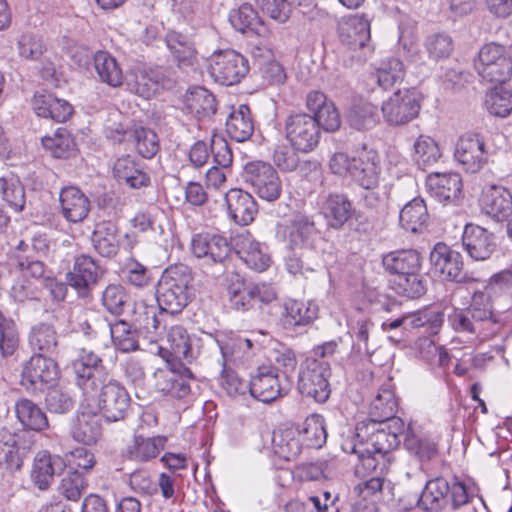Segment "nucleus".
<instances>
[{"label":"nucleus","instance_id":"obj_37","mask_svg":"<svg viewBox=\"0 0 512 512\" xmlns=\"http://www.w3.org/2000/svg\"><path fill=\"white\" fill-rule=\"evenodd\" d=\"M28 345L33 354L53 356L57 353L59 339L54 325L39 322L33 325L28 334Z\"/></svg>","mask_w":512,"mask_h":512},{"label":"nucleus","instance_id":"obj_15","mask_svg":"<svg viewBox=\"0 0 512 512\" xmlns=\"http://www.w3.org/2000/svg\"><path fill=\"white\" fill-rule=\"evenodd\" d=\"M420 107L415 93L405 89L397 90L385 100L381 111L389 126H402L418 116Z\"/></svg>","mask_w":512,"mask_h":512},{"label":"nucleus","instance_id":"obj_61","mask_svg":"<svg viewBox=\"0 0 512 512\" xmlns=\"http://www.w3.org/2000/svg\"><path fill=\"white\" fill-rule=\"evenodd\" d=\"M128 300L129 295L120 284H110L102 292V305L109 313L116 316L123 313Z\"/></svg>","mask_w":512,"mask_h":512},{"label":"nucleus","instance_id":"obj_23","mask_svg":"<svg viewBox=\"0 0 512 512\" xmlns=\"http://www.w3.org/2000/svg\"><path fill=\"white\" fill-rule=\"evenodd\" d=\"M454 157L467 172L479 171L487 160L484 140L478 134H466L460 137Z\"/></svg>","mask_w":512,"mask_h":512},{"label":"nucleus","instance_id":"obj_1","mask_svg":"<svg viewBox=\"0 0 512 512\" xmlns=\"http://www.w3.org/2000/svg\"><path fill=\"white\" fill-rule=\"evenodd\" d=\"M353 437L342 444L346 453L354 454L360 461L358 471L375 469L388 471L392 462V451L396 449L405 434L406 427L402 419L391 422H360Z\"/></svg>","mask_w":512,"mask_h":512},{"label":"nucleus","instance_id":"obj_47","mask_svg":"<svg viewBox=\"0 0 512 512\" xmlns=\"http://www.w3.org/2000/svg\"><path fill=\"white\" fill-rule=\"evenodd\" d=\"M15 413L25 429L42 431L48 427V419L45 412L30 399H19L15 403Z\"/></svg>","mask_w":512,"mask_h":512},{"label":"nucleus","instance_id":"obj_31","mask_svg":"<svg viewBox=\"0 0 512 512\" xmlns=\"http://www.w3.org/2000/svg\"><path fill=\"white\" fill-rule=\"evenodd\" d=\"M230 217L239 225H248L254 221L258 213V205L254 197L247 191L234 188L225 196Z\"/></svg>","mask_w":512,"mask_h":512},{"label":"nucleus","instance_id":"obj_16","mask_svg":"<svg viewBox=\"0 0 512 512\" xmlns=\"http://www.w3.org/2000/svg\"><path fill=\"white\" fill-rule=\"evenodd\" d=\"M319 317V306L314 301L288 299L282 305L279 325L291 333H302Z\"/></svg>","mask_w":512,"mask_h":512},{"label":"nucleus","instance_id":"obj_36","mask_svg":"<svg viewBox=\"0 0 512 512\" xmlns=\"http://www.w3.org/2000/svg\"><path fill=\"white\" fill-rule=\"evenodd\" d=\"M397 408L398 402L392 385L390 382L385 383L370 404L368 422L382 423L384 421L391 422L392 419H400L395 416Z\"/></svg>","mask_w":512,"mask_h":512},{"label":"nucleus","instance_id":"obj_53","mask_svg":"<svg viewBox=\"0 0 512 512\" xmlns=\"http://www.w3.org/2000/svg\"><path fill=\"white\" fill-rule=\"evenodd\" d=\"M404 435L405 449L420 462H428L438 454L437 444L428 437L417 435L410 425Z\"/></svg>","mask_w":512,"mask_h":512},{"label":"nucleus","instance_id":"obj_26","mask_svg":"<svg viewBox=\"0 0 512 512\" xmlns=\"http://www.w3.org/2000/svg\"><path fill=\"white\" fill-rule=\"evenodd\" d=\"M100 275V267L89 255H80L75 258L72 271L67 276L68 284L77 290L78 295L86 297L90 288L94 286Z\"/></svg>","mask_w":512,"mask_h":512},{"label":"nucleus","instance_id":"obj_38","mask_svg":"<svg viewBox=\"0 0 512 512\" xmlns=\"http://www.w3.org/2000/svg\"><path fill=\"white\" fill-rule=\"evenodd\" d=\"M72 438L82 444H95L102 436V416L98 413L80 412L71 428Z\"/></svg>","mask_w":512,"mask_h":512},{"label":"nucleus","instance_id":"obj_11","mask_svg":"<svg viewBox=\"0 0 512 512\" xmlns=\"http://www.w3.org/2000/svg\"><path fill=\"white\" fill-rule=\"evenodd\" d=\"M58 378V364L52 356L33 354L23 363L20 384L29 393L43 392Z\"/></svg>","mask_w":512,"mask_h":512},{"label":"nucleus","instance_id":"obj_35","mask_svg":"<svg viewBox=\"0 0 512 512\" xmlns=\"http://www.w3.org/2000/svg\"><path fill=\"white\" fill-rule=\"evenodd\" d=\"M320 210L328 224L338 229L351 217L352 204L343 193H329L323 197Z\"/></svg>","mask_w":512,"mask_h":512},{"label":"nucleus","instance_id":"obj_17","mask_svg":"<svg viewBox=\"0 0 512 512\" xmlns=\"http://www.w3.org/2000/svg\"><path fill=\"white\" fill-rule=\"evenodd\" d=\"M99 389L100 415L108 422L123 420L130 405V396L126 388L118 380L107 378Z\"/></svg>","mask_w":512,"mask_h":512},{"label":"nucleus","instance_id":"obj_21","mask_svg":"<svg viewBox=\"0 0 512 512\" xmlns=\"http://www.w3.org/2000/svg\"><path fill=\"white\" fill-rule=\"evenodd\" d=\"M191 246L195 257L213 264L223 263L232 249L226 237L214 233L196 234L192 238Z\"/></svg>","mask_w":512,"mask_h":512},{"label":"nucleus","instance_id":"obj_62","mask_svg":"<svg viewBox=\"0 0 512 512\" xmlns=\"http://www.w3.org/2000/svg\"><path fill=\"white\" fill-rule=\"evenodd\" d=\"M86 489L85 478L77 470L67 471L61 479L58 491L67 500L78 501Z\"/></svg>","mask_w":512,"mask_h":512},{"label":"nucleus","instance_id":"obj_52","mask_svg":"<svg viewBox=\"0 0 512 512\" xmlns=\"http://www.w3.org/2000/svg\"><path fill=\"white\" fill-rule=\"evenodd\" d=\"M109 328L112 343L118 351L129 353L139 349L137 338L139 332L133 328L130 321L117 320L114 323H110Z\"/></svg>","mask_w":512,"mask_h":512},{"label":"nucleus","instance_id":"obj_14","mask_svg":"<svg viewBox=\"0 0 512 512\" xmlns=\"http://www.w3.org/2000/svg\"><path fill=\"white\" fill-rule=\"evenodd\" d=\"M248 72V60L235 50H221L212 56L210 74L216 82L222 85L238 84Z\"/></svg>","mask_w":512,"mask_h":512},{"label":"nucleus","instance_id":"obj_29","mask_svg":"<svg viewBox=\"0 0 512 512\" xmlns=\"http://www.w3.org/2000/svg\"><path fill=\"white\" fill-rule=\"evenodd\" d=\"M480 203L482 211L497 221L505 220L512 214V194L503 186L487 187Z\"/></svg>","mask_w":512,"mask_h":512},{"label":"nucleus","instance_id":"obj_63","mask_svg":"<svg viewBox=\"0 0 512 512\" xmlns=\"http://www.w3.org/2000/svg\"><path fill=\"white\" fill-rule=\"evenodd\" d=\"M17 51L21 58L29 61H37L46 51V45L39 35L24 33L17 41Z\"/></svg>","mask_w":512,"mask_h":512},{"label":"nucleus","instance_id":"obj_10","mask_svg":"<svg viewBox=\"0 0 512 512\" xmlns=\"http://www.w3.org/2000/svg\"><path fill=\"white\" fill-rule=\"evenodd\" d=\"M475 69L482 81L488 83H504L512 75V60L503 45L485 44L474 62Z\"/></svg>","mask_w":512,"mask_h":512},{"label":"nucleus","instance_id":"obj_13","mask_svg":"<svg viewBox=\"0 0 512 512\" xmlns=\"http://www.w3.org/2000/svg\"><path fill=\"white\" fill-rule=\"evenodd\" d=\"M291 387L289 376H280L278 368L259 366L250 380V394L255 399L270 403L288 393Z\"/></svg>","mask_w":512,"mask_h":512},{"label":"nucleus","instance_id":"obj_42","mask_svg":"<svg viewBox=\"0 0 512 512\" xmlns=\"http://www.w3.org/2000/svg\"><path fill=\"white\" fill-rule=\"evenodd\" d=\"M226 132L237 142L248 140L254 132V120L247 104L234 108L226 120Z\"/></svg>","mask_w":512,"mask_h":512},{"label":"nucleus","instance_id":"obj_54","mask_svg":"<svg viewBox=\"0 0 512 512\" xmlns=\"http://www.w3.org/2000/svg\"><path fill=\"white\" fill-rule=\"evenodd\" d=\"M300 433L301 441L308 448L319 449L327 440L325 419L319 414L309 415L304 423Z\"/></svg>","mask_w":512,"mask_h":512},{"label":"nucleus","instance_id":"obj_5","mask_svg":"<svg viewBox=\"0 0 512 512\" xmlns=\"http://www.w3.org/2000/svg\"><path fill=\"white\" fill-rule=\"evenodd\" d=\"M193 275L185 264L167 267L156 285V301L161 311L178 314L191 302L193 297Z\"/></svg>","mask_w":512,"mask_h":512},{"label":"nucleus","instance_id":"obj_55","mask_svg":"<svg viewBox=\"0 0 512 512\" xmlns=\"http://www.w3.org/2000/svg\"><path fill=\"white\" fill-rule=\"evenodd\" d=\"M405 76V68L402 61L391 57L381 61L376 68L374 77L379 87L383 90L391 89L395 84L401 83Z\"/></svg>","mask_w":512,"mask_h":512},{"label":"nucleus","instance_id":"obj_28","mask_svg":"<svg viewBox=\"0 0 512 512\" xmlns=\"http://www.w3.org/2000/svg\"><path fill=\"white\" fill-rule=\"evenodd\" d=\"M31 105L38 116L58 123L66 122L73 114V107L68 101L45 90L34 94Z\"/></svg>","mask_w":512,"mask_h":512},{"label":"nucleus","instance_id":"obj_45","mask_svg":"<svg viewBox=\"0 0 512 512\" xmlns=\"http://www.w3.org/2000/svg\"><path fill=\"white\" fill-rule=\"evenodd\" d=\"M171 80L162 69H149L136 74L134 90L146 99L155 96L161 89L169 87Z\"/></svg>","mask_w":512,"mask_h":512},{"label":"nucleus","instance_id":"obj_46","mask_svg":"<svg viewBox=\"0 0 512 512\" xmlns=\"http://www.w3.org/2000/svg\"><path fill=\"white\" fill-rule=\"evenodd\" d=\"M428 221L427 207L422 198H414L400 211L399 222L403 229L411 233L422 232Z\"/></svg>","mask_w":512,"mask_h":512},{"label":"nucleus","instance_id":"obj_27","mask_svg":"<svg viewBox=\"0 0 512 512\" xmlns=\"http://www.w3.org/2000/svg\"><path fill=\"white\" fill-rule=\"evenodd\" d=\"M380 160L374 151H365L352 158L351 179L363 189H373L380 183Z\"/></svg>","mask_w":512,"mask_h":512},{"label":"nucleus","instance_id":"obj_44","mask_svg":"<svg viewBox=\"0 0 512 512\" xmlns=\"http://www.w3.org/2000/svg\"><path fill=\"white\" fill-rule=\"evenodd\" d=\"M302 447L299 431L287 428L273 432L272 448L279 458L291 461L301 453Z\"/></svg>","mask_w":512,"mask_h":512},{"label":"nucleus","instance_id":"obj_43","mask_svg":"<svg viewBox=\"0 0 512 512\" xmlns=\"http://www.w3.org/2000/svg\"><path fill=\"white\" fill-rule=\"evenodd\" d=\"M113 172L119 181H124L133 189L147 187L150 184L149 175L144 171L141 164L131 156L117 159L114 163Z\"/></svg>","mask_w":512,"mask_h":512},{"label":"nucleus","instance_id":"obj_20","mask_svg":"<svg viewBox=\"0 0 512 512\" xmlns=\"http://www.w3.org/2000/svg\"><path fill=\"white\" fill-rule=\"evenodd\" d=\"M462 246L473 261H485L497 248L495 235L487 229L467 224L462 234Z\"/></svg>","mask_w":512,"mask_h":512},{"label":"nucleus","instance_id":"obj_48","mask_svg":"<svg viewBox=\"0 0 512 512\" xmlns=\"http://www.w3.org/2000/svg\"><path fill=\"white\" fill-rule=\"evenodd\" d=\"M0 195L14 212L20 213L25 209V188L19 177L13 173L0 177Z\"/></svg>","mask_w":512,"mask_h":512},{"label":"nucleus","instance_id":"obj_40","mask_svg":"<svg viewBox=\"0 0 512 512\" xmlns=\"http://www.w3.org/2000/svg\"><path fill=\"white\" fill-rule=\"evenodd\" d=\"M184 106L187 113L198 120L211 118L217 110L216 99L204 87L191 88L184 97Z\"/></svg>","mask_w":512,"mask_h":512},{"label":"nucleus","instance_id":"obj_19","mask_svg":"<svg viewBox=\"0 0 512 512\" xmlns=\"http://www.w3.org/2000/svg\"><path fill=\"white\" fill-rule=\"evenodd\" d=\"M162 312L158 304L150 305L145 301H137L130 312L129 321L139 334H142L150 342H156L164 331V327L158 317Z\"/></svg>","mask_w":512,"mask_h":512},{"label":"nucleus","instance_id":"obj_60","mask_svg":"<svg viewBox=\"0 0 512 512\" xmlns=\"http://www.w3.org/2000/svg\"><path fill=\"white\" fill-rule=\"evenodd\" d=\"M485 105L490 114L507 117L512 112V90L496 86L486 95Z\"/></svg>","mask_w":512,"mask_h":512},{"label":"nucleus","instance_id":"obj_22","mask_svg":"<svg viewBox=\"0 0 512 512\" xmlns=\"http://www.w3.org/2000/svg\"><path fill=\"white\" fill-rule=\"evenodd\" d=\"M233 246L239 258L250 269L262 272L270 266L268 247L256 241L249 232L238 234L234 238Z\"/></svg>","mask_w":512,"mask_h":512},{"label":"nucleus","instance_id":"obj_18","mask_svg":"<svg viewBox=\"0 0 512 512\" xmlns=\"http://www.w3.org/2000/svg\"><path fill=\"white\" fill-rule=\"evenodd\" d=\"M430 263L434 273L438 274L442 280L455 283H464L468 281L463 273L462 255L448 245L442 242L435 244L430 252Z\"/></svg>","mask_w":512,"mask_h":512},{"label":"nucleus","instance_id":"obj_33","mask_svg":"<svg viewBox=\"0 0 512 512\" xmlns=\"http://www.w3.org/2000/svg\"><path fill=\"white\" fill-rule=\"evenodd\" d=\"M92 246L103 257L115 256L120 248L119 229L116 223L103 220L96 223L91 235Z\"/></svg>","mask_w":512,"mask_h":512},{"label":"nucleus","instance_id":"obj_6","mask_svg":"<svg viewBox=\"0 0 512 512\" xmlns=\"http://www.w3.org/2000/svg\"><path fill=\"white\" fill-rule=\"evenodd\" d=\"M469 502L466 485L457 478L448 480L437 476L426 481L417 501V507L425 512L457 510Z\"/></svg>","mask_w":512,"mask_h":512},{"label":"nucleus","instance_id":"obj_34","mask_svg":"<svg viewBox=\"0 0 512 512\" xmlns=\"http://www.w3.org/2000/svg\"><path fill=\"white\" fill-rule=\"evenodd\" d=\"M63 468L64 462L61 457L51 455L47 451H39L33 461L32 481L40 490H45L53 481L55 474L62 471Z\"/></svg>","mask_w":512,"mask_h":512},{"label":"nucleus","instance_id":"obj_51","mask_svg":"<svg viewBox=\"0 0 512 512\" xmlns=\"http://www.w3.org/2000/svg\"><path fill=\"white\" fill-rule=\"evenodd\" d=\"M94 68L99 80L111 87L123 83V73L116 59L106 51H98L94 55Z\"/></svg>","mask_w":512,"mask_h":512},{"label":"nucleus","instance_id":"obj_30","mask_svg":"<svg viewBox=\"0 0 512 512\" xmlns=\"http://www.w3.org/2000/svg\"><path fill=\"white\" fill-rule=\"evenodd\" d=\"M59 202L62 216L71 223H80L87 218L90 212L89 198L75 186L61 189Z\"/></svg>","mask_w":512,"mask_h":512},{"label":"nucleus","instance_id":"obj_64","mask_svg":"<svg viewBox=\"0 0 512 512\" xmlns=\"http://www.w3.org/2000/svg\"><path fill=\"white\" fill-rule=\"evenodd\" d=\"M424 46L429 57L434 61L447 59L454 49L453 40L446 33L429 35L425 40Z\"/></svg>","mask_w":512,"mask_h":512},{"label":"nucleus","instance_id":"obj_9","mask_svg":"<svg viewBox=\"0 0 512 512\" xmlns=\"http://www.w3.org/2000/svg\"><path fill=\"white\" fill-rule=\"evenodd\" d=\"M242 181L261 199L276 201L282 193V182L275 168L264 161L247 162L241 172Z\"/></svg>","mask_w":512,"mask_h":512},{"label":"nucleus","instance_id":"obj_56","mask_svg":"<svg viewBox=\"0 0 512 512\" xmlns=\"http://www.w3.org/2000/svg\"><path fill=\"white\" fill-rule=\"evenodd\" d=\"M20 332L15 320L0 310V355L12 356L19 348Z\"/></svg>","mask_w":512,"mask_h":512},{"label":"nucleus","instance_id":"obj_25","mask_svg":"<svg viewBox=\"0 0 512 512\" xmlns=\"http://www.w3.org/2000/svg\"><path fill=\"white\" fill-rule=\"evenodd\" d=\"M316 231L314 221L307 215H296L288 224H279L276 236L291 250L304 248Z\"/></svg>","mask_w":512,"mask_h":512},{"label":"nucleus","instance_id":"obj_8","mask_svg":"<svg viewBox=\"0 0 512 512\" xmlns=\"http://www.w3.org/2000/svg\"><path fill=\"white\" fill-rule=\"evenodd\" d=\"M330 377L331 367L327 360L307 358L299 371L298 390L303 396L325 403L331 394Z\"/></svg>","mask_w":512,"mask_h":512},{"label":"nucleus","instance_id":"obj_24","mask_svg":"<svg viewBox=\"0 0 512 512\" xmlns=\"http://www.w3.org/2000/svg\"><path fill=\"white\" fill-rule=\"evenodd\" d=\"M462 179L458 173H431L426 178L428 193L443 204L455 203L462 194Z\"/></svg>","mask_w":512,"mask_h":512},{"label":"nucleus","instance_id":"obj_7","mask_svg":"<svg viewBox=\"0 0 512 512\" xmlns=\"http://www.w3.org/2000/svg\"><path fill=\"white\" fill-rule=\"evenodd\" d=\"M76 386L85 396H95L101 384L108 378V372L102 358L93 350L81 348L77 357L72 360Z\"/></svg>","mask_w":512,"mask_h":512},{"label":"nucleus","instance_id":"obj_39","mask_svg":"<svg viewBox=\"0 0 512 512\" xmlns=\"http://www.w3.org/2000/svg\"><path fill=\"white\" fill-rule=\"evenodd\" d=\"M339 38L350 49L363 48L370 39V24L364 17L353 16L339 24Z\"/></svg>","mask_w":512,"mask_h":512},{"label":"nucleus","instance_id":"obj_50","mask_svg":"<svg viewBox=\"0 0 512 512\" xmlns=\"http://www.w3.org/2000/svg\"><path fill=\"white\" fill-rule=\"evenodd\" d=\"M166 44L179 66L194 65L197 52L190 37L171 31L166 36Z\"/></svg>","mask_w":512,"mask_h":512},{"label":"nucleus","instance_id":"obj_49","mask_svg":"<svg viewBox=\"0 0 512 512\" xmlns=\"http://www.w3.org/2000/svg\"><path fill=\"white\" fill-rule=\"evenodd\" d=\"M43 148L48 151L52 157L58 159H67L74 155L76 143L71 133L66 128H58L53 135L42 137Z\"/></svg>","mask_w":512,"mask_h":512},{"label":"nucleus","instance_id":"obj_57","mask_svg":"<svg viewBox=\"0 0 512 512\" xmlns=\"http://www.w3.org/2000/svg\"><path fill=\"white\" fill-rule=\"evenodd\" d=\"M359 466L360 461L355 465L356 475L369 478L358 483L354 487L353 492L362 499H367L370 496L380 493L385 483V474L387 471H380L378 468L358 471Z\"/></svg>","mask_w":512,"mask_h":512},{"label":"nucleus","instance_id":"obj_41","mask_svg":"<svg viewBox=\"0 0 512 512\" xmlns=\"http://www.w3.org/2000/svg\"><path fill=\"white\" fill-rule=\"evenodd\" d=\"M166 442L167 437L161 435L147 438L136 435L132 443L126 447L124 455L133 461L146 462L155 458L164 449Z\"/></svg>","mask_w":512,"mask_h":512},{"label":"nucleus","instance_id":"obj_4","mask_svg":"<svg viewBox=\"0 0 512 512\" xmlns=\"http://www.w3.org/2000/svg\"><path fill=\"white\" fill-rule=\"evenodd\" d=\"M448 323L454 331L476 338L490 337L499 327L498 318L493 312L491 298L484 291H476L467 308L454 309L448 315Z\"/></svg>","mask_w":512,"mask_h":512},{"label":"nucleus","instance_id":"obj_12","mask_svg":"<svg viewBox=\"0 0 512 512\" xmlns=\"http://www.w3.org/2000/svg\"><path fill=\"white\" fill-rule=\"evenodd\" d=\"M284 132L293 148L302 153L313 151L321 137L317 121L312 115L306 113L289 115L284 123Z\"/></svg>","mask_w":512,"mask_h":512},{"label":"nucleus","instance_id":"obj_3","mask_svg":"<svg viewBox=\"0 0 512 512\" xmlns=\"http://www.w3.org/2000/svg\"><path fill=\"white\" fill-rule=\"evenodd\" d=\"M423 257L416 249H397L382 256L384 270L393 275L390 287L398 295L411 299L426 293L427 282L421 274Z\"/></svg>","mask_w":512,"mask_h":512},{"label":"nucleus","instance_id":"obj_58","mask_svg":"<svg viewBox=\"0 0 512 512\" xmlns=\"http://www.w3.org/2000/svg\"><path fill=\"white\" fill-rule=\"evenodd\" d=\"M413 161L420 169L434 165L441 157L438 144L429 136L421 135L414 143Z\"/></svg>","mask_w":512,"mask_h":512},{"label":"nucleus","instance_id":"obj_59","mask_svg":"<svg viewBox=\"0 0 512 512\" xmlns=\"http://www.w3.org/2000/svg\"><path fill=\"white\" fill-rule=\"evenodd\" d=\"M377 108L369 102L354 104L348 111L349 125L356 130H368L377 123Z\"/></svg>","mask_w":512,"mask_h":512},{"label":"nucleus","instance_id":"obj_2","mask_svg":"<svg viewBox=\"0 0 512 512\" xmlns=\"http://www.w3.org/2000/svg\"><path fill=\"white\" fill-rule=\"evenodd\" d=\"M167 341L170 344L171 356L178 362L167 359L164 367L156 369L153 374L155 387L163 395L185 399L191 393L189 381L193 379V373L180 361L191 363L196 358V339L191 338L184 327L175 325L169 329Z\"/></svg>","mask_w":512,"mask_h":512},{"label":"nucleus","instance_id":"obj_32","mask_svg":"<svg viewBox=\"0 0 512 512\" xmlns=\"http://www.w3.org/2000/svg\"><path fill=\"white\" fill-rule=\"evenodd\" d=\"M229 21L235 30L248 35H256L263 39L270 35L268 27L264 24L257 11L248 3L242 4L229 14Z\"/></svg>","mask_w":512,"mask_h":512}]
</instances>
